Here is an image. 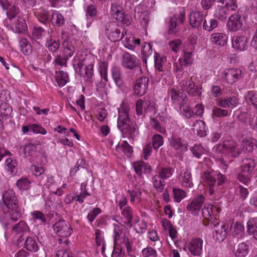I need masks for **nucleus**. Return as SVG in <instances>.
Listing matches in <instances>:
<instances>
[{
  "mask_svg": "<svg viewBox=\"0 0 257 257\" xmlns=\"http://www.w3.org/2000/svg\"><path fill=\"white\" fill-rule=\"evenodd\" d=\"M125 224H121L119 225L118 224H113V237L114 245L119 244L120 242L121 239L125 238V235L123 233V227H125Z\"/></svg>",
  "mask_w": 257,
  "mask_h": 257,
  "instance_id": "23",
  "label": "nucleus"
},
{
  "mask_svg": "<svg viewBox=\"0 0 257 257\" xmlns=\"http://www.w3.org/2000/svg\"><path fill=\"white\" fill-rule=\"evenodd\" d=\"M51 23L54 26L60 27L65 24V19L63 15L58 13H54L51 15Z\"/></svg>",
  "mask_w": 257,
  "mask_h": 257,
  "instance_id": "38",
  "label": "nucleus"
},
{
  "mask_svg": "<svg viewBox=\"0 0 257 257\" xmlns=\"http://www.w3.org/2000/svg\"><path fill=\"white\" fill-rule=\"evenodd\" d=\"M127 193L131 198L130 201L132 203H134L135 200H139L142 194L141 191L139 189L128 190Z\"/></svg>",
  "mask_w": 257,
  "mask_h": 257,
  "instance_id": "61",
  "label": "nucleus"
},
{
  "mask_svg": "<svg viewBox=\"0 0 257 257\" xmlns=\"http://www.w3.org/2000/svg\"><path fill=\"white\" fill-rule=\"evenodd\" d=\"M206 14L202 12L196 11L190 13L189 19L190 25L193 28H199L202 25Z\"/></svg>",
  "mask_w": 257,
  "mask_h": 257,
  "instance_id": "15",
  "label": "nucleus"
},
{
  "mask_svg": "<svg viewBox=\"0 0 257 257\" xmlns=\"http://www.w3.org/2000/svg\"><path fill=\"white\" fill-rule=\"evenodd\" d=\"M190 150L193 156L197 158H199L205 152L202 146L199 145H194Z\"/></svg>",
  "mask_w": 257,
  "mask_h": 257,
  "instance_id": "64",
  "label": "nucleus"
},
{
  "mask_svg": "<svg viewBox=\"0 0 257 257\" xmlns=\"http://www.w3.org/2000/svg\"><path fill=\"white\" fill-rule=\"evenodd\" d=\"M49 31H46L41 27L34 26L33 28L32 36V39L38 40V43L40 44L42 42V40L44 39L46 36H49Z\"/></svg>",
  "mask_w": 257,
  "mask_h": 257,
  "instance_id": "19",
  "label": "nucleus"
},
{
  "mask_svg": "<svg viewBox=\"0 0 257 257\" xmlns=\"http://www.w3.org/2000/svg\"><path fill=\"white\" fill-rule=\"evenodd\" d=\"M21 50L22 52L26 55H29L32 52V47L31 44L26 39H22L20 42Z\"/></svg>",
  "mask_w": 257,
  "mask_h": 257,
  "instance_id": "46",
  "label": "nucleus"
},
{
  "mask_svg": "<svg viewBox=\"0 0 257 257\" xmlns=\"http://www.w3.org/2000/svg\"><path fill=\"white\" fill-rule=\"evenodd\" d=\"M150 123L152 127L158 132L163 134L166 133V130L161 126L157 118L151 117L150 120Z\"/></svg>",
  "mask_w": 257,
  "mask_h": 257,
  "instance_id": "51",
  "label": "nucleus"
},
{
  "mask_svg": "<svg viewBox=\"0 0 257 257\" xmlns=\"http://www.w3.org/2000/svg\"><path fill=\"white\" fill-rule=\"evenodd\" d=\"M170 94L172 99L174 101H179L182 99L183 102H184L185 99L187 97L186 94L184 92H179L174 88L171 90Z\"/></svg>",
  "mask_w": 257,
  "mask_h": 257,
  "instance_id": "59",
  "label": "nucleus"
},
{
  "mask_svg": "<svg viewBox=\"0 0 257 257\" xmlns=\"http://www.w3.org/2000/svg\"><path fill=\"white\" fill-rule=\"evenodd\" d=\"M3 201L9 210L11 219L18 220L22 215L21 208L15 192L12 190H6L3 195Z\"/></svg>",
  "mask_w": 257,
  "mask_h": 257,
  "instance_id": "2",
  "label": "nucleus"
},
{
  "mask_svg": "<svg viewBox=\"0 0 257 257\" xmlns=\"http://www.w3.org/2000/svg\"><path fill=\"white\" fill-rule=\"evenodd\" d=\"M86 17L87 20V24L90 25L93 21L94 18L96 16L97 10L96 7L93 5H90L86 8Z\"/></svg>",
  "mask_w": 257,
  "mask_h": 257,
  "instance_id": "37",
  "label": "nucleus"
},
{
  "mask_svg": "<svg viewBox=\"0 0 257 257\" xmlns=\"http://www.w3.org/2000/svg\"><path fill=\"white\" fill-rule=\"evenodd\" d=\"M179 179L181 186L183 187L191 188L193 187V183L191 172L188 168L182 170Z\"/></svg>",
  "mask_w": 257,
  "mask_h": 257,
  "instance_id": "18",
  "label": "nucleus"
},
{
  "mask_svg": "<svg viewBox=\"0 0 257 257\" xmlns=\"http://www.w3.org/2000/svg\"><path fill=\"white\" fill-rule=\"evenodd\" d=\"M53 228L55 233L63 237L70 236L72 230L69 223L64 220L57 221L54 224Z\"/></svg>",
  "mask_w": 257,
  "mask_h": 257,
  "instance_id": "8",
  "label": "nucleus"
},
{
  "mask_svg": "<svg viewBox=\"0 0 257 257\" xmlns=\"http://www.w3.org/2000/svg\"><path fill=\"white\" fill-rule=\"evenodd\" d=\"M151 104L149 100L144 101L142 99H138L136 103V113L139 116L145 115L146 107Z\"/></svg>",
  "mask_w": 257,
  "mask_h": 257,
  "instance_id": "28",
  "label": "nucleus"
},
{
  "mask_svg": "<svg viewBox=\"0 0 257 257\" xmlns=\"http://www.w3.org/2000/svg\"><path fill=\"white\" fill-rule=\"evenodd\" d=\"M160 176L156 175L152 178L153 186L159 192H161L164 189L165 182Z\"/></svg>",
  "mask_w": 257,
  "mask_h": 257,
  "instance_id": "43",
  "label": "nucleus"
},
{
  "mask_svg": "<svg viewBox=\"0 0 257 257\" xmlns=\"http://www.w3.org/2000/svg\"><path fill=\"white\" fill-rule=\"evenodd\" d=\"M121 215L124 220L123 223L127 227H131L132 225V222L134 218V215L131 208L129 206L125 207L121 212Z\"/></svg>",
  "mask_w": 257,
  "mask_h": 257,
  "instance_id": "26",
  "label": "nucleus"
},
{
  "mask_svg": "<svg viewBox=\"0 0 257 257\" xmlns=\"http://www.w3.org/2000/svg\"><path fill=\"white\" fill-rule=\"evenodd\" d=\"M139 60L137 57L128 52H124L121 59L123 67L128 69H133L139 65Z\"/></svg>",
  "mask_w": 257,
  "mask_h": 257,
  "instance_id": "13",
  "label": "nucleus"
},
{
  "mask_svg": "<svg viewBox=\"0 0 257 257\" xmlns=\"http://www.w3.org/2000/svg\"><path fill=\"white\" fill-rule=\"evenodd\" d=\"M238 104L239 101L238 98L233 95L224 98L218 99L216 100L217 106L224 108H233L236 107Z\"/></svg>",
  "mask_w": 257,
  "mask_h": 257,
  "instance_id": "14",
  "label": "nucleus"
},
{
  "mask_svg": "<svg viewBox=\"0 0 257 257\" xmlns=\"http://www.w3.org/2000/svg\"><path fill=\"white\" fill-rule=\"evenodd\" d=\"M177 18L175 17L171 18L169 21V26L168 33L169 34H173L178 31V28L177 27Z\"/></svg>",
  "mask_w": 257,
  "mask_h": 257,
  "instance_id": "63",
  "label": "nucleus"
},
{
  "mask_svg": "<svg viewBox=\"0 0 257 257\" xmlns=\"http://www.w3.org/2000/svg\"><path fill=\"white\" fill-rule=\"evenodd\" d=\"M20 9L16 6H13L7 11L6 14L9 20L15 18L20 12Z\"/></svg>",
  "mask_w": 257,
  "mask_h": 257,
  "instance_id": "62",
  "label": "nucleus"
},
{
  "mask_svg": "<svg viewBox=\"0 0 257 257\" xmlns=\"http://www.w3.org/2000/svg\"><path fill=\"white\" fill-rule=\"evenodd\" d=\"M174 170L170 167H163L159 172V176L163 179H166L173 175Z\"/></svg>",
  "mask_w": 257,
  "mask_h": 257,
  "instance_id": "56",
  "label": "nucleus"
},
{
  "mask_svg": "<svg viewBox=\"0 0 257 257\" xmlns=\"http://www.w3.org/2000/svg\"><path fill=\"white\" fill-rule=\"evenodd\" d=\"M230 232L233 237L240 238L244 234V226L240 223L237 222L234 224L231 225Z\"/></svg>",
  "mask_w": 257,
  "mask_h": 257,
  "instance_id": "33",
  "label": "nucleus"
},
{
  "mask_svg": "<svg viewBox=\"0 0 257 257\" xmlns=\"http://www.w3.org/2000/svg\"><path fill=\"white\" fill-rule=\"evenodd\" d=\"M214 228V231L213 233V237L217 241H223L227 236V229L228 226L223 222H217L216 224L211 223Z\"/></svg>",
  "mask_w": 257,
  "mask_h": 257,
  "instance_id": "9",
  "label": "nucleus"
},
{
  "mask_svg": "<svg viewBox=\"0 0 257 257\" xmlns=\"http://www.w3.org/2000/svg\"><path fill=\"white\" fill-rule=\"evenodd\" d=\"M29 230V227L26 222L23 220L20 221L17 224L13 226L12 231L17 233L27 232Z\"/></svg>",
  "mask_w": 257,
  "mask_h": 257,
  "instance_id": "44",
  "label": "nucleus"
},
{
  "mask_svg": "<svg viewBox=\"0 0 257 257\" xmlns=\"http://www.w3.org/2000/svg\"><path fill=\"white\" fill-rule=\"evenodd\" d=\"M45 46L49 52L55 53L60 48V43L58 39L52 35H49L46 38Z\"/></svg>",
  "mask_w": 257,
  "mask_h": 257,
  "instance_id": "20",
  "label": "nucleus"
},
{
  "mask_svg": "<svg viewBox=\"0 0 257 257\" xmlns=\"http://www.w3.org/2000/svg\"><path fill=\"white\" fill-rule=\"evenodd\" d=\"M202 178L205 183L209 186L208 193L212 195L215 191L214 188L216 180L218 185H222L226 181V178L224 175L218 172H205Z\"/></svg>",
  "mask_w": 257,
  "mask_h": 257,
  "instance_id": "4",
  "label": "nucleus"
},
{
  "mask_svg": "<svg viewBox=\"0 0 257 257\" xmlns=\"http://www.w3.org/2000/svg\"><path fill=\"white\" fill-rule=\"evenodd\" d=\"M245 98L257 109V92L248 91Z\"/></svg>",
  "mask_w": 257,
  "mask_h": 257,
  "instance_id": "58",
  "label": "nucleus"
},
{
  "mask_svg": "<svg viewBox=\"0 0 257 257\" xmlns=\"http://www.w3.org/2000/svg\"><path fill=\"white\" fill-rule=\"evenodd\" d=\"M247 38L245 36H234L232 39V47L239 50H244L246 46Z\"/></svg>",
  "mask_w": 257,
  "mask_h": 257,
  "instance_id": "22",
  "label": "nucleus"
},
{
  "mask_svg": "<svg viewBox=\"0 0 257 257\" xmlns=\"http://www.w3.org/2000/svg\"><path fill=\"white\" fill-rule=\"evenodd\" d=\"M13 31L16 33H22L27 29L25 20L20 16L17 17V22L12 26Z\"/></svg>",
  "mask_w": 257,
  "mask_h": 257,
  "instance_id": "24",
  "label": "nucleus"
},
{
  "mask_svg": "<svg viewBox=\"0 0 257 257\" xmlns=\"http://www.w3.org/2000/svg\"><path fill=\"white\" fill-rule=\"evenodd\" d=\"M117 127L122 135L132 139L136 137L139 134L136 124L130 120L128 114L125 110L120 109L118 110Z\"/></svg>",
  "mask_w": 257,
  "mask_h": 257,
  "instance_id": "1",
  "label": "nucleus"
},
{
  "mask_svg": "<svg viewBox=\"0 0 257 257\" xmlns=\"http://www.w3.org/2000/svg\"><path fill=\"white\" fill-rule=\"evenodd\" d=\"M149 81V78L146 77L139 78L134 87L135 94L140 96L143 95L147 90Z\"/></svg>",
  "mask_w": 257,
  "mask_h": 257,
  "instance_id": "16",
  "label": "nucleus"
},
{
  "mask_svg": "<svg viewBox=\"0 0 257 257\" xmlns=\"http://www.w3.org/2000/svg\"><path fill=\"white\" fill-rule=\"evenodd\" d=\"M231 110L222 109L219 106H214L212 109V115L213 117H226L231 114Z\"/></svg>",
  "mask_w": 257,
  "mask_h": 257,
  "instance_id": "40",
  "label": "nucleus"
},
{
  "mask_svg": "<svg viewBox=\"0 0 257 257\" xmlns=\"http://www.w3.org/2000/svg\"><path fill=\"white\" fill-rule=\"evenodd\" d=\"M210 39L215 45L223 46L227 42L228 36L224 33H215L211 35Z\"/></svg>",
  "mask_w": 257,
  "mask_h": 257,
  "instance_id": "21",
  "label": "nucleus"
},
{
  "mask_svg": "<svg viewBox=\"0 0 257 257\" xmlns=\"http://www.w3.org/2000/svg\"><path fill=\"white\" fill-rule=\"evenodd\" d=\"M118 13L114 14L113 17L118 22L122 23L123 25L128 26L132 21L131 16L128 14L125 15L122 10L119 11Z\"/></svg>",
  "mask_w": 257,
  "mask_h": 257,
  "instance_id": "32",
  "label": "nucleus"
},
{
  "mask_svg": "<svg viewBox=\"0 0 257 257\" xmlns=\"http://www.w3.org/2000/svg\"><path fill=\"white\" fill-rule=\"evenodd\" d=\"M248 251V245L245 242H241L234 246V253L237 257H245Z\"/></svg>",
  "mask_w": 257,
  "mask_h": 257,
  "instance_id": "27",
  "label": "nucleus"
},
{
  "mask_svg": "<svg viewBox=\"0 0 257 257\" xmlns=\"http://www.w3.org/2000/svg\"><path fill=\"white\" fill-rule=\"evenodd\" d=\"M12 108L8 103L3 102L0 105V113L2 116L7 117L12 112Z\"/></svg>",
  "mask_w": 257,
  "mask_h": 257,
  "instance_id": "54",
  "label": "nucleus"
},
{
  "mask_svg": "<svg viewBox=\"0 0 257 257\" xmlns=\"http://www.w3.org/2000/svg\"><path fill=\"white\" fill-rule=\"evenodd\" d=\"M111 73L112 78L116 85L119 88H121L123 85V82L121 78L120 69L117 67H113L111 69Z\"/></svg>",
  "mask_w": 257,
  "mask_h": 257,
  "instance_id": "39",
  "label": "nucleus"
},
{
  "mask_svg": "<svg viewBox=\"0 0 257 257\" xmlns=\"http://www.w3.org/2000/svg\"><path fill=\"white\" fill-rule=\"evenodd\" d=\"M212 205L206 203L204 204V207L202 210V214L203 217L211 222L214 220V218L212 217Z\"/></svg>",
  "mask_w": 257,
  "mask_h": 257,
  "instance_id": "42",
  "label": "nucleus"
},
{
  "mask_svg": "<svg viewBox=\"0 0 257 257\" xmlns=\"http://www.w3.org/2000/svg\"><path fill=\"white\" fill-rule=\"evenodd\" d=\"M218 24V21L214 19H210L208 20H204L202 27L204 30L210 32L216 28Z\"/></svg>",
  "mask_w": 257,
  "mask_h": 257,
  "instance_id": "47",
  "label": "nucleus"
},
{
  "mask_svg": "<svg viewBox=\"0 0 257 257\" xmlns=\"http://www.w3.org/2000/svg\"><path fill=\"white\" fill-rule=\"evenodd\" d=\"M175 201L180 202L186 195V192L181 189L174 188L173 189Z\"/></svg>",
  "mask_w": 257,
  "mask_h": 257,
  "instance_id": "57",
  "label": "nucleus"
},
{
  "mask_svg": "<svg viewBox=\"0 0 257 257\" xmlns=\"http://www.w3.org/2000/svg\"><path fill=\"white\" fill-rule=\"evenodd\" d=\"M106 34L108 39L113 42L121 40L123 36V32H120L118 24L116 22H109L106 25Z\"/></svg>",
  "mask_w": 257,
  "mask_h": 257,
  "instance_id": "6",
  "label": "nucleus"
},
{
  "mask_svg": "<svg viewBox=\"0 0 257 257\" xmlns=\"http://www.w3.org/2000/svg\"><path fill=\"white\" fill-rule=\"evenodd\" d=\"M17 163L15 160L8 158L5 161V169L10 175H15L17 172Z\"/></svg>",
  "mask_w": 257,
  "mask_h": 257,
  "instance_id": "36",
  "label": "nucleus"
},
{
  "mask_svg": "<svg viewBox=\"0 0 257 257\" xmlns=\"http://www.w3.org/2000/svg\"><path fill=\"white\" fill-rule=\"evenodd\" d=\"M182 89H184L189 95L200 97L201 95V86H196L191 79H184L180 83Z\"/></svg>",
  "mask_w": 257,
  "mask_h": 257,
  "instance_id": "7",
  "label": "nucleus"
},
{
  "mask_svg": "<svg viewBox=\"0 0 257 257\" xmlns=\"http://www.w3.org/2000/svg\"><path fill=\"white\" fill-rule=\"evenodd\" d=\"M170 146L176 151L183 153L187 151L188 145L186 141L176 134H173L169 139Z\"/></svg>",
  "mask_w": 257,
  "mask_h": 257,
  "instance_id": "10",
  "label": "nucleus"
},
{
  "mask_svg": "<svg viewBox=\"0 0 257 257\" xmlns=\"http://www.w3.org/2000/svg\"><path fill=\"white\" fill-rule=\"evenodd\" d=\"M56 80L59 86H64L69 79L68 74L63 71L56 72Z\"/></svg>",
  "mask_w": 257,
  "mask_h": 257,
  "instance_id": "41",
  "label": "nucleus"
},
{
  "mask_svg": "<svg viewBox=\"0 0 257 257\" xmlns=\"http://www.w3.org/2000/svg\"><path fill=\"white\" fill-rule=\"evenodd\" d=\"M204 197L202 195H199L188 204L187 209L189 211L199 210L204 203Z\"/></svg>",
  "mask_w": 257,
  "mask_h": 257,
  "instance_id": "25",
  "label": "nucleus"
},
{
  "mask_svg": "<svg viewBox=\"0 0 257 257\" xmlns=\"http://www.w3.org/2000/svg\"><path fill=\"white\" fill-rule=\"evenodd\" d=\"M180 109L183 115L187 118H191L195 115L193 110L184 102L180 103Z\"/></svg>",
  "mask_w": 257,
  "mask_h": 257,
  "instance_id": "45",
  "label": "nucleus"
},
{
  "mask_svg": "<svg viewBox=\"0 0 257 257\" xmlns=\"http://www.w3.org/2000/svg\"><path fill=\"white\" fill-rule=\"evenodd\" d=\"M224 78L229 84H232L241 77V71L236 68L226 69L223 73Z\"/></svg>",
  "mask_w": 257,
  "mask_h": 257,
  "instance_id": "12",
  "label": "nucleus"
},
{
  "mask_svg": "<svg viewBox=\"0 0 257 257\" xmlns=\"http://www.w3.org/2000/svg\"><path fill=\"white\" fill-rule=\"evenodd\" d=\"M247 232L250 235H252L253 238L257 240V220L252 218L249 220L247 223Z\"/></svg>",
  "mask_w": 257,
  "mask_h": 257,
  "instance_id": "35",
  "label": "nucleus"
},
{
  "mask_svg": "<svg viewBox=\"0 0 257 257\" xmlns=\"http://www.w3.org/2000/svg\"><path fill=\"white\" fill-rule=\"evenodd\" d=\"M220 4L215 6L213 16L221 21H225L229 14V11H234L237 5L234 0H216Z\"/></svg>",
  "mask_w": 257,
  "mask_h": 257,
  "instance_id": "3",
  "label": "nucleus"
},
{
  "mask_svg": "<svg viewBox=\"0 0 257 257\" xmlns=\"http://www.w3.org/2000/svg\"><path fill=\"white\" fill-rule=\"evenodd\" d=\"M62 45L64 48V54L65 57H72L75 52V48L72 42L69 39H66L63 42Z\"/></svg>",
  "mask_w": 257,
  "mask_h": 257,
  "instance_id": "30",
  "label": "nucleus"
},
{
  "mask_svg": "<svg viewBox=\"0 0 257 257\" xmlns=\"http://www.w3.org/2000/svg\"><path fill=\"white\" fill-rule=\"evenodd\" d=\"M255 165L256 163L253 159L251 158L243 159L241 165V171L243 172L249 174L253 170Z\"/></svg>",
  "mask_w": 257,
  "mask_h": 257,
  "instance_id": "31",
  "label": "nucleus"
},
{
  "mask_svg": "<svg viewBox=\"0 0 257 257\" xmlns=\"http://www.w3.org/2000/svg\"><path fill=\"white\" fill-rule=\"evenodd\" d=\"M155 67L160 71H163V64L166 61V58L163 57H161L160 55L157 53L155 52Z\"/></svg>",
  "mask_w": 257,
  "mask_h": 257,
  "instance_id": "50",
  "label": "nucleus"
},
{
  "mask_svg": "<svg viewBox=\"0 0 257 257\" xmlns=\"http://www.w3.org/2000/svg\"><path fill=\"white\" fill-rule=\"evenodd\" d=\"M117 152L122 151L126 155L130 156L133 152V148L126 141H123L122 143L116 147Z\"/></svg>",
  "mask_w": 257,
  "mask_h": 257,
  "instance_id": "49",
  "label": "nucleus"
},
{
  "mask_svg": "<svg viewBox=\"0 0 257 257\" xmlns=\"http://www.w3.org/2000/svg\"><path fill=\"white\" fill-rule=\"evenodd\" d=\"M227 29L231 32H236L240 29L243 26L241 16L237 12L231 15L227 22Z\"/></svg>",
  "mask_w": 257,
  "mask_h": 257,
  "instance_id": "11",
  "label": "nucleus"
},
{
  "mask_svg": "<svg viewBox=\"0 0 257 257\" xmlns=\"http://www.w3.org/2000/svg\"><path fill=\"white\" fill-rule=\"evenodd\" d=\"M203 240L199 238L192 239L188 244V249L191 253L195 256H199L202 252Z\"/></svg>",
  "mask_w": 257,
  "mask_h": 257,
  "instance_id": "17",
  "label": "nucleus"
},
{
  "mask_svg": "<svg viewBox=\"0 0 257 257\" xmlns=\"http://www.w3.org/2000/svg\"><path fill=\"white\" fill-rule=\"evenodd\" d=\"M163 143V138L161 135L156 134L153 136L152 138V144H151L155 150H157L162 146Z\"/></svg>",
  "mask_w": 257,
  "mask_h": 257,
  "instance_id": "55",
  "label": "nucleus"
},
{
  "mask_svg": "<svg viewBox=\"0 0 257 257\" xmlns=\"http://www.w3.org/2000/svg\"><path fill=\"white\" fill-rule=\"evenodd\" d=\"M142 254L143 257H158L157 250L149 246L142 249Z\"/></svg>",
  "mask_w": 257,
  "mask_h": 257,
  "instance_id": "52",
  "label": "nucleus"
},
{
  "mask_svg": "<svg viewBox=\"0 0 257 257\" xmlns=\"http://www.w3.org/2000/svg\"><path fill=\"white\" fill-rule=\"evenodd\" d=\"M193 130L197 133L200 137H204L206 135V126L204 121L201 120H197L193 124Z\"/></svg>",
  "mask_w": 257,
  "mask_h": 257,
  "instance_id": "29",
  "label": "nucleus"
},
{
  "mask_svg": "<svg viewBox=\"0 0 257 257\" xmlns=\"http://www.w3.org/2000/svg\"><path fill=\"white\" fill-rule=\"evenodd\" d=\"M37 150L36 146L32 143L26 145L23 148V152L25 157L32 156Z\"/></svg>",
  "mask_w": 257,
  "mask_h": 257,
  "instance_id": "53",
  "label": "nucleus"
},
{
  "mask_svg": "<svg viewBox=\"0 0 257 257\" xmlns=\"http://www.w3.org/2000/svg\"><path fill=\"white\" fill-rule=\"evenodd\" d=\"M30 182L26 178H22L17 182V186L20 190H27L30 186Z\"/></svg>",
  "mask_w": 257,
  "mask_h": 257,
  "instance_id": "60",
  "label": "nucleus"
},
{
  "mask_svg": "<svg viewBox=\"0 0 257 257\" xmlns=\"http://www.w3.org/2000/svg\"><path fill=\"white\" fill-rule=\"evenodd\" d=\"M124 43V46L126 48L134 50L137 45H140L141 40L139 39H135L133 37H130L126 38Z\"/></svg>",
  "mask_w": 257,
  "mask_h": 257,
  "instance_id": "48",
  "label": "nucleus"
},
{
  "mask_svg": "<svg viewBox=\"0 0 257 257\" xmlns=\"http://www.w3.org/2000/svg\"><path fill=\"white\" fill-rule=\"evenodd\" d=\"M222 148L224 153L233 158L238 157L242 153L241 147L233 140L224 141Z\"/></svg>",
  "mask_w": 257,
  "mask_h": 257,
  "instance_id": "5",
  "label": "nucleus"
},
{
  "mask_svg": "<svg viewBox=\"0 0 257 257\" xmlns=\"http://www.w3.org/2000/svg\"><path fill=\"white\" fill-rule=\"evenodd\" d=\"M24 247L31 252H36L39 249V245L35 238L31 236L26 238Z\"/></svg>",
  "mask_w": 257,
  "mask_h": 257,
  "instance_id": "34",
  "label": "nucleus"
}]
</instances>
